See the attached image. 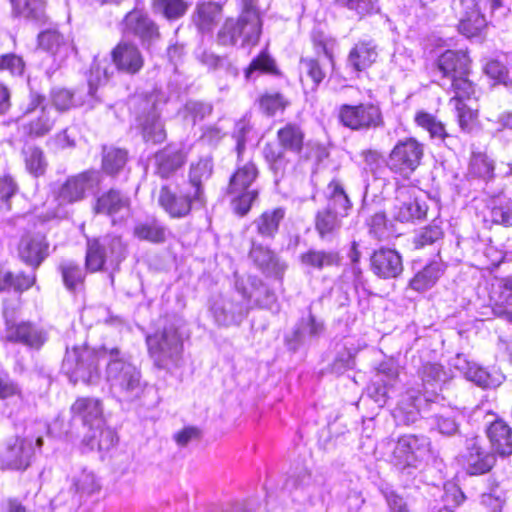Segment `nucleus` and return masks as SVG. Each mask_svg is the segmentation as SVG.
I'll list each match as a JSON object with an SVG mask.
<instances>
[{
  "mask_svg": "<svg viewBox=\"0 0 512 512\" xmlns=\"http://www.w3.org/2000/svg\"><path fill=\"white\" fill-rule=\"evenodd\" d=\"M107 353L106 380L111 391L127 402L144 401L154 389L142 379L140 369L125 359L116 347Z\"/></svg>",
  "mask_w": 512,
  "mask_h": 512,
  "instance_id": "nucleus-1",
  "label": "nucleus"
},
{
  "mask_svg": "<svg viewBox=\"0 0 512 512\" xmlns=\"http://www.w3.org/2000/svg\"><path fill=\"white\" fill-rule=\"evenodd\" d=\"M109 349L102 347L99 350L87 346H76L67 349L63 361V369L73 383L82 381L93 384L99 379L100 360L108 361Z\"/></svg>",
  "mask_w": 512,
  "mask_h": 512,
  "instance_id": "nucleus-2",
  "label": "nucleus"
},
{
  "mask_svg": "<svg viewBox=\"0 0 512 512\" xmlns=\"http://www.w3.org/2000/svg\"><path fill=\"white\" fill-rule=\"evenodd\" d=\"M126 244L117 235L108 234L89 240L86 251V269L97 272L103 269H115L125 259Z\"/></svg>",
  "mask_w": 512,
  "mask_h": 512,
  "instance_id": "nucleus-3",
  "label": "nucleus"
},
{
  "mask_svg": "<svg viewBox=\"0 0 512 512\" xmlns=\"http://www.w3.org/2000/svg\"><path fill=\"white\" fill-rule=\"evenodd\" d=\"M148 351L154 364L165 370L179 366L183 353V340L174 326L165 327L161 332L146 339Z\"/></svg>",
  "mask_w": 512,
  "mask_h": 512,
  "instance_id": "nucleus-4",
  "label": "nucleus"
},
{
  "mask_svg": "<svg viewBox=\"0 0 512 512\" xmlns=\"http://www.w3.org/2000/svg\"><path fill=\"white\" fill-rule=\"evenodd\" d=\"M304 132L294 123H288L278 130L277 139L280 147L267 144L264 147V156L275 176H283L289 164L285 151L300 153L304 143Z\"/></svg>",
  "mask_w": 512,
  "mask_h": 512,
  "instance_id": "nucleus-5",
  "label": "nucleus"
},
{
  "mask_svg": "<svg viewBox=\"0 0 512 512\" xmlns=\"http://www.w3.org/2000/svg\"><path fill=\"white\" fill-rule=\"evenodd\" d=\"M463 15L459 22V32L470 38L480 34L487 21L485 12L490 10L492 16L502 17L505 9L501 0H461Z\"/></svg>",
  "mask_w": 512,
  "mask_h": 512,
  "instance_id": "nucleus-6",
  "label": "nucleus"
},
{
  "mask_svg": "<svg viewBox=\"0 0 512 512\" xmlns=\"http://www.w3.org/2000/svg\"><path fill=\"white\" fill-rule=\"evenodd\" d=\"M158 202L172 218H182L193 208L202 207L205 198L199 188L192 189L184 183L176 190L163 186L159 192Z\"/></svg>",
  "mask_w": 512,
  "mask_h": 512,
  "instance_id": "nucleus-7",
  "label": "nucleus"
},
{
  "mask_svg": "<svg viewBox=\"0 0 512 512\" xmlns=\"http://www.w3.org/2000/svg\"><path fill=\"white\" fill-rule=\"evenodd\" d=\"M423 145L414 138L400 140L391 150L387 166L395 174L409 177L420 165Z\"/></svg>",
  "mask_w": 512,
  "mask_h": 512,
  "instance_id": "nucleus-8",
  "label": "nucleus"
},
{
  "mask_svg": "<svg viewBox=\"0 0 512 512\" xmlns=\"http://www.w3.org/2000/svg\"><path fill=\"white\" fill-rule=\"evenodd\" d=\"M241 9L240 18L231 30L230 40L232 44L237 42V37H243V45H255L261 34L262 22L255 0H236Z\"/></svg>",
  "mask_w": 512,
  "mask_h": 512,
  "instance_id": "nucleus-9",
  "label": "nucleus"
},
{
  "mask_svg": "<svg viewBox=\"0 0 512 512\" xmlns=\"http://www.w3.org/2000/svg\"><path fill=\"white\" fill-rule=\"evenodd\" d=\"M427 204L421 199V191L412 186H399L396 190L392 214L396 220L409 222L423 219L427 213Z\"/></svg>",
  "mask_w": 512,
  "mask_h": 512,
  "instance_id": "nucleus-10",
  "label": "nucleus"
},
{
  "mask_svg": "<svg viewBox=\"0 0 512 512\" xmlns=\"http://www.w3.org/2000/svg\"><path fill=\"white\" fill-rule=\"evenodd\" d=\"M339 119L345 127L352 130L371 129L383 125L380 108L370 103L342 105L339 109Z\"/></svg>",
  "mask_w": 512,
  "mask_h": 512,
  "instance_id": "nucleus-11",
  "label": "nucleus"
},
{
  "mask_svg": "<svg viewBox=\"0 0 512 512\" xmlns=\"http://www.w3.org/2000/svg\"><path fill=\"white\" fill-rule=\"evenodd\" d=\"M45 98L32 93L30 102L25 110V117L21 119V125L26 134L33 137L46 135L53 127L54 118L50 110L44 105Z\"/></svg>",
  "mask_w": 512,
  "mask_h": 512,
  "instance_id": "nucleus-12",
  "label": "nucleus"
},
{
  "mask_svg": "<svg viewBox=\"0 0 512 512\" xmlns=\"http://www.w3.org/2000/svg\"><path fill=\"white\" fill-rule=\"evenodd\" d=\"M100 182L101 175L94 170L69 177L59 189L58 200L61 204L80 201L85 197L86 191L98 186Z\"/></svg>",
  "mask_w": 512,
  "mask_h": 512,
  "instance_id": "nucleus-13",
  "label": "nucleus"
},
{
  "mask_svg": "<svg viewBox=\"0 0 512 512\" xmlns=\"http://www.w3.org/2000/svg\"><path fill=\"white\" fill-rule=\"evenodd\" d=\"M123 31L137 37L144 47L149 48L160 38L156 23L141 10L128 12L123 20Z\"/></svg>",
  "mask_w": 512,
  "mask_h": 512,
  "instance_id": "nucleus-14",
  "label": "nucleus"
},
{
  "mask_svg": "<svg viewBox=\"0 0 512 512\" xmlns=\"http://www.w3.org/2000/svg\"><path fill=\"white\" fill-rule=\"evenodd\" d=\"M497 455L508 457L512 455V450H467L459 461L468 475L479 476L491 471Z\"/></svg>",
  "mask_w": 512,
  "mask_h": 512,
  "instance_id": "nucleus-15",
  "label": "nucleus"
},
{
  "mask_svg": "<svg viewBox=\"0 0 512 512\" xmlns=\"http://www.w3.org/2000/svg\"><path fill=\"white\" fill-rule=\"evenodd\" d=\"M7 340L23 344L33 349L41 348L47 341V332L40 326L29 321L10 323L6 328Z\"/></svg>",
  "mask_w": 512,
  "mask_h": 512,
  "instance_id": "nucleus-16",
  "label": "nucleus"
},
{
  "mask_svg": "<svg viewBox=\"0 0 512 512\" xmlns=\"http://www.w3.org/2000/svg\"><path fill=\"white\" fill-rule=\"evenodd\" d=\"M112 62L120 72L135 75L144 65V57L134 43L128 41L119 42L111 51Z\"/></svg>",
  "mask_w": 512,
  "mask_h": 512,
  "instance_id": "nucleus-17",
  "label": "nucleus"
},
{
  "mask_svg": "<svg viewBox=\"0 0 512 512\" xmlns=\"http://www.w3.org/2000/svg\"><path fill=\"white\" fill-rule=\"evenodd\" d=\"M131 201L127 195L118 190L110 189L97 197L93 210L97 214H104L112 218L113 223L116 219H123L130 214Z\"/></svg>",
  "mask_w": 512,
  "mask_h": 512,
  "instance_id": "nucleus-18",
  "label": "nucleus"
},
{
  "mask_svg": "<svg viewBox=\"0 0 512 512\" xmlns=\"http://www.w3.org/2000/svg\"><path fill=\"white\" fill-rule=\"evenodd\" d=\"M73 419L90 429H99L103 423V403L94 397H79L70 407Z\"/></svg>",
  "mask_w": 512,
  "mask_h": 512,
  "instance_id": "nucleus-19",
  "label": "nucleus"
},
{
  "mask_svg": "<svg viewBox=\"0 0 512 512\" xmlns=\"http://www.w3.org/2000/svg\"><path fill=\"white\" fill-rule=\"evenodd\" d=\"M453 365L467 380L482 388H495L501 384L503 379L501 374L489 373L486 369L474 362L468 361L462 355L456 356Z\"/></svg>",
  "mask_w": 512,
  "mask_h": 512,
  "instance_id": "nucleus-20",
  "label": "nucleus"
},
{
  "mask_svg": "<svg viewBox=\"0 0 512 512\" xmlns=\"http://www.w3.org/2000/svg\"><path fill=\"white\" fill-rule=\"evenodd\" d=\"M371 269L379 278H397L403 271L402 257L396 250L381 248L371 257Z\"/></svg>",
  "mask_w": 512,
  "mask_h": 512,
  "instance_id": "nucleus-21",
  "label": "nucleus"
},
{
  "mask_svg": "<svg viewBox=\"0 0 512 512\" xmlns=\"http://www.w3.org/2000/svg\"><path fill=\"white\" fill-rule=\"evenodd\" d=\"M490 303L496 317L512 323V311L508 309L512 305V277L501 279L492 286Z\"/></svg>",
  "mask_w": 512,
  "mask_h": 512,
  "instance_id": "nucleus-22",
  "label": "nucleus"
},
{
  "mask_svg": "<svg viewBox=\"0 0 512 512\" xmlns=\"http://www.w3.org/2000/svg\"><path fill=\"white\" fill-rule=\"evenodd\" d=\"M249 257L259 269L270 276L281 277L287 267L272 250L254 240Z\"/></svg>",
  "mask_w": 512,
  "mask_h": 512,
  "instance_id": "nucleus-23",
  "label": "nucleus"
},
{
  "mask_svg": "<svg viewBox=\"0 0 512 512\" xmlns=\"http://www.w3.org/2000/svg\"><path fill=\"white\" fill-rule=\"evenodd\" d=\"M48 244L45 237L37 235L24 236L19 244V256L23 262L38 267L47 256Z\"/></svg>",
  "mask_w": 512,
  "mask_h": 512,
  "instance_id": "nucleus-24",
  "label": "nucleus"
},
{
  "mask_svg": "<svg viewBox=\"0 0 512 512\" xmlns=\"http://www.w3.org/2000/svg\"><path fill=\"white\" fill-rule=\"evenodd\" d=\"M397 377L398 371L394 365L388 363L380 365L375 380L369 388V393L376 403L381 406L386 403L388 387L394 385Z\"/></svg>",
  "mask_w": 512,
  "mask_h": 512,
  "instance_id": "nucleus-25",
  "label": "nucleus"
},
{
  "mask_svg": "<svg viewBox=\"0 0 512 512\" xmlns=\"http://www.w3.org/2000/svg\"><path fill=\"white\" fill-rule=\"evenodd\" d=\"M469 57L463 51L447 50L437 61V67L444 77L452 79L456 75L469 73Z\"/></svg>",
  "mask_w": 512,
  "mask_h": 512,
  "instance_id": "nucleus-26",
  "label": "nucleus"
},
{
  "mask_svg": "<svg viewBox=\"0 0 512 512\" xmlns=\"http://www.w3.org/2000/svg\"><path fill=\"white\" fill-rule=\"evenodd\" d=\"M377 57L376 45L372 41H359L350 50L347 63L352 70L361 72L369 68Z\"/></svg>",
  "mask_w": 512,
  "mask_h": 512,
  "instance_id": "nucleus-27",
  "label": "nucleus"
},
{
  "mask_svg": "<svg viewBox=\"0 0 512 512\" xmlns=\"http://www.w3.org/2000/svg\"><path fill=\"white\" fill-rule=\"evenodd\" d=\"M185 154L175 146H168L155 154L156 173L168 178L182 166Z\"/></svg>",
  "mask_w": 512,
  "mask_h": 512,
  "instance_id": "nucleus-28",
  "label": "nucleus"
},
{
  "mask_svg": "<svg viewBox=\"0 0 512 512\" xmlns=\"http://www.w3.org/2000/svg\"><path fill=\"white\" fill-rule=\"evenodd\" d=\"M38 45L44 51L60 59L66 58L72 51V45L56 30H45L38 35Z\"/></svg>",
  "mask_w": 512,
  "mask_h": 512,
  "instance_id": "nucleus-29",
  "label": "nucleus"
},
{
  "mask_svg": "<svg viewBox=\"0 0 512 512\" xmlns=\"http://www.w3.org/2000/svg\"><path fill=\"white\" fill-rule=\"evenodd\" d=\"M284 217L285 210L283 208L279 207L267 210L254 220L253 225L260 237L264 239H273L278 232L280 223Z\"/></svg>",
  "mask_w": 512,
  "mask_h": 512,
  "instance_id": "nucleus-30",
  "label": "nucleus"
},
{
  "mask_svg": "<svg viewBox=\"0 0 512 512\" xmlns=\"http://www.w3.org/2000/svg\"><path fill=\"white\" fill-rule=\"evenodd\" d=\"M443 272V264L438 261H432L415 274L410 280L409 286L417 292L427 291L437 283Z\"/></svg>",
  "mask_w": 512,
  "mask_h": 512,
  "instance_id": "nucleus-31",
  "label": "nucleus"
},
{
  "mask_svg": "<svg viewBox=\"0 0 512 512\" xmlns=\"http://www.w3.org/2000/svg\"><path fill=\"white\" fill-rule=\"evenodd\" d=\"M300 262L306 268L322 270L327 267L338 266L340 257L336 251L309 249L300 255Z\"/></svg>",
  "mask_w": 512,
  "mask_h": 512,
  "instance_id": "nucleus-32",
  "label": "nucleus"
},
{
  "mask_svg": "<svg viewBox=\"0 0 512 512\" xmlns=\"http://www.w3.org/2000/svg\"><path fill=\"white\" fill-rule=\"evenodd\" d=\"M328 209L346 216L352 207V203L346 194L343 185L338 180H332L328 187Z\"/></svg>",
  "mask_w": 512,
  "mask_h": 512,
  "instance_id": "nucleus-33",
  "label": "nucleus"
},
{
  "mask_svg": "<svg viewBox=\"0 0 512 512\" xmlns=\"http://www.w3.org/2000/svg\"><path fill=\"white\" fill-rule=\"evenodd\" d=\"M13 13L16 16L34 20L37 22L45 21V2L44 0H11Z\"/></svg>",
  "mask_w": 512,
  "mask_h": 512,
  "instance_id": "nucleus-34",
  "label": "nucleus"
},
{
  "mask_svg": "<svg viewBox=\"0 0 512 512\" xmlns=\"http://www.w3.org/2000/svg\"><path fill=\"white\" fill-rule=\"evenodd\" d=\"M419 397L412 394L405 396L393 411V417L398 424L409 425L415 423L419 416Z\"/></svg>",
  "mask_w": 512,
  "mask_h": 512,
  "instance_id": "nucleus-35",
  "label": "nucleus"
},
{
  "mask_svg": "<svg viewBox=\"0 0 512 512\" xmlns=\"http://www.w3.org/2000/svg\"><path fill=\"white\" fill-rule=\"evenodd\" d=\"M494 161L483 152H473L468 173L470 176L480 178L483 180H489L494 175Z\"/></svg>",
  "mask_w": 512,
  "mask_h": 512,
  "instance_id": "nucleus-36",
  "label": "nucleus"
},
{
  "mask_svg": "<svg viewBox=\"0 0 512 512\" xmlns=\"http://www.w3.org/2000/svg\"><path fill=\"white\" fill-rule=\"evenodd\" d=\"M222 7L219 3L206 2L197 7V25L202 31H210L221 18Z\"/></svg>",
  "mask_w": 512,
  "mask_h": 512,
  "instance_id": "nucleus-37",
  "label": "nucleus"
},
{
  "mask_svg": "<svg viewBox=\"0 0 512 512\" xmlns=\"http://www.w3.org/2000/svg\"><path fill=\"white\" fill-rule=\"evenodd\" d=\"M341 216L328 208L319 211L316 216V230L322 239L332 236L341 226Z\"/></svg>",
  "mask_w": 512,
  "mask_h": 512,
  "instance_id": "nucleus-38",
  "label": "nucleus"
},
{
  "mask_svg": "<svg viewBox=\"0 0 512 512\" xmlns=\"http://www.w3.org/2000/svg\"><path fill=\"white\" fill-rule=\"evenodd\" d=\"M252 286L253 288L248 290L245 287H241L239 281L236 282V288L241 291L244 298L249 301L253 300L255 304L260 307L273 309V306L276 302V296L274 293L270 292L263 285L256 287L254 282L252 283Z\"/></svg>",
  "mask_w": 512,
  "mask_h": 512,
  "instance_id": "nucleus-39",
  "label": "nucleus"
},
{
  "mask_svg": "<svg viewBox=\"0 0 512 512\" xmlns=\"http://www.w3.org/2000/svg\"><path fill=\"white\" fill-rule=\"evenodd\" d=\"M257 176V169L251 162L245 163L239 167L232 176L229 184L231 192H245L250 190L249 187Z\"/></svg>",
  "mask_w": 512,
  "mask_h": 512,
  "instance_id": "nucleus-40",
  "label": "nucleus"
},
{
  "mask_svg": "<svg viewBox=\"0 0 512 512\" xmlns=\"http://www.w3.org/2000/svg\"><path fill=\"white\" fill-rule=\"evenodd\" d=\"M187 9L188 4L184 0H153L152 3L153 12L168 20L182 17Z\"/></svg>",
  "mask_w": 512,
  "mask_h": 512,
  "instance_id": "nucleus-41",
  "label": "nucleus"
},
{
  "mask_svg": "<svg viewBox=\"0 0 512 512\" xmlns=\"http://www.w3.org/2000/svg\"><path fill=\"white\" fill-rule=\"evenodd\" d=\"M487 437L495 448L512 447V429L502 420H496L488 427Z\"/></svg>",
  "mask_w": 512,
  "mask_h": 512,
  "instance_id": "nucleus-42",
  "label": "nucleus"
},
{
  "mask_svg": "<svg viewBox=\"0 0 512 512\" xmlns=\"http://www.w3.org/2000/svg\"><path fill=\"white\" fill-rule=\"evenodd\" d=\"M26 169L36 177L43 175L47 168V161L43 151L36 146H27L23 149Z\"/></svg>",
  "mask_w": 512,
  "mask_h": 512,
  "instance_id": "nucleus-43",
  "label": "nucleus"
},
{
  "mask_svg": "<svg viewBox=\"0 0 512 512\" xmlns=\"http://www.w3.org/2000/svg\"><path fill=\"white\" fill-rule=\"evenodd\" d=\"M113 70H109L108 64L105 62H97L91 69V74L88 80L89 85V96L92 101L88 102V105L93 107L96 102L95 94L99 85L106 83L113 75Z\"/></svg>",
  "mask_w": 512,
  "mask_h": 512,
  "instance_id": "nucleus-44",
  "label": "nucleus"
},
{
  "mask_svg": "<svg viewBox=\"0 0 512 512\" xmlns=\"http://www.w3.org/2000/svg\"><path fill=\"white\" fill-rule=\"evenodd\" d=\"M127 162V152L120 148H104L102 157V168L109 174L118 173Z\"/></svg>",
  "mask_w": 512,
  "mask_h": 512,
  "instance_id": "nucleus-45",
  "label": "nucleus"
},
{
  "mask_svg": "<svg viewBox=\"0 0 512 512\" xmlns=\"http://www.w3.org/2000/svg\"><path fill=\"white\" fill-rule=\"evenodd\" d=\"M134 235L140 240L161 243L165 241L166 229L157 221L138 223L134 227Z\"/></svg>",
  "mask_w": 512,
  "mask_h": 512,
  "instance_id": "nucleus-46",
  "label": "nucleus"
},
{
  "mask_svg": "<svg viewBox=\"0 0 512 512\" xmlns=\"http://www.w3.org/2000/svg\"><path fill=\"white\" fill-rule=\"evenodd\" d=\"M490 216L495 224L512 226V199L505 196L496 198L493 201Z\"/></svg>",
  "mask_w": 512,
  "mask_h": 512,
  "instance_id": "nucleus-47",
  "label": "nucleus"
},
{
  "mask_svg": "<svg viewBox=\"0 0 512 512\" xmlns=\"http://www.w3.org/2000/svg\"><path fill=\"white\" fill-rule=\"evenodd\" d=\"M212 174V162L209 158H202L192 163L189 171V181L186 183L192 189L199 188L204 194L202 182L210 178Z\"/></svg>",
  "mask_w": 512,
  "mask_h": 512,
  "instance_id": "nucleus-48",
  "label": "nucleus"
},
{
  "mask_svg": "<svg viewBox=\"0 0 512 512\" xmlns=\"http://www.w3.org/2000/svg\"><path fill=\"white\" fill-rule=\"evenodd\" d=\"M140 125L146 142L160 143L165 139L163 125L155 113L148 115L143 121L140 119Z\"/></svg>",
  "mask_w": 512,
  "mask_h": 512,
  "instance_id": "nucleus-49",
  "label": "nucleus"
},
{
  "mask_svg": "<svg viewBox=\"0 0 512 512\" xmlns=\"http://www.w3.org/2000/svg\"><path fill=\"white\" fill-rule=\"evenodd\" d=\"M415 121L420 127L427 130L432 138L444 139L447 136L444 125L427 112H418Z\"/></svg>",
  "mask_w": 512,
  "mask_h": 512,
  "instance_id": "nucleus-50",
  "label": "nucleus"
},
{
  "mask_svg": "<svg viewBox=\"0 0 512 512\" xmlns=\"http://www.w3.org/2000/svg\"><path fill=\"white\" fill-rule=\"evenodd\" d=\"M62 278L65 286L69 290H74L84 280L83 270L72 261H64L60 265Z\"/></svg>",
  "mask_w": 512,
  "mask_h": 512,
  "instance_id": "nucleus-51",
  "label": "nucleus"
},
{
  "mask_svg": "<svg viewBox=\"0 0 512 512\" xmlns=\"http://www.w3.org/2000/svg\"><path fill=\"white\" fill-rule=\"evenodd\" d=\"M264 72L269 74H278L274 59L265 51L252 60L248 68L245 70L247 79L252 78L254 72Z\"/></svg>",
  "mask_w": 512,
  "mask_h": 512,
  "instance_id": "nucleus-52",
  "label": "nucleus"
},
{
  "mask_svg": "<svg viewBox=\"0 0 512 512\" xmlns=\"http://www.w3.org/2000/svg\"><path fill=\"white\" fill-rule=\"evenodd\" d=\"M74 485L76 490L82 495H92L101 490L100 480L96 475L87 470H83L75 479Z\"/></svg>",
  "mask_w": 512,
  "mask_h": 512,
  "instance_id": "nucleus-53",
  "label": "nucleus"
},
{
  "mask_svg": "<svg viewBox=\"0 0 512 512\" xmlns=\"http://www.w3.org/2000/svg\"><path fill=\"white\" fill-rule=\"evenodd\" d=\"M30 450H6L2 469L21 470L29 466Z\"/></svg>",
  "mask_w": 512,
  "mask_h": 512,
  "instance_id": "nucleus-54",
  "label": "nucleus"
},
{
  "mask_svg": "<svg viewBox=\"0 0 512 512\" xmlns=\"http://www.w3.org/2000/svg\"><path fill=\"white\" fill-rule=\"evenodd\" d=\"M261 110L267 115H274L278 111H282L288 105V101L278 92L265 93L259 99Z\"/></svg>",
  "mask_w": 512,
  "mask_h": 512,
  "instance_id": "nucleus-55",
  "label": "nucleus"
},
{
  "mask_svg": "<svg viewBox=\"0 0 512 512\" xmlns=\"http://www.w3.org/2000/svg\"><path fill=\"white\" fill-rule=\"evenodd\" d=\"M237 193L239 195L231 200V208L236 215L242 217L250 211L253 201L258 196V192L256 190H248Z\"/></svg>",
  "mask_w": 512,
  "mask_h": 512,
  "instance_id": "nucleus-56",
  "label": "nucleus"
},
{
  "mask_svg": "<svg viewBox=\"0 0 512 512\" xmlns=\"http://www.w3.org/2000/svg\"><path fill=\"white\" fill-rule=\"evenodd\" d=\"M468 74L469 73L456 75L451 79V86L455 93V96L452 99H459V101H462L463 99H470L474 94L475 88L473 83L468 79Z\"/></svg>",
  "mask_w": 512,
  "mask_h": 512,
  "instance_id": "nucleus-57",
  "label": "nucleus"
},
{
  "mask_svg": "<svg viewBox=\"0 0 512 512\" xmlns=\"http://www.w3.org/2000/svg\"><path fill=\"white\" fill-rule=\"evenodd\" d=\"M211 111L212 108L209 104L198 101H188L183 109V117L189 119L192 124H195L197 121L209 115Z\"/></svg>",
  "mask_w": 512,
  "mask_h": 512,
  "instance_id": "nucleus-58",
  "label": "nucleus"
},
{
  "mask_svg": "<svg viewBox=\"0 0 512 512\" xmlns=\"http://www.w3.org/2000/svg\"><path fill=\"white\" fill-rule=\"evenodd\" d=\"M51 99L53 105L59 111H67L78 105L74 99V94L65 88L53 89L51 92Z\"/></svg>",
  "mask_w": 512,
  "mask_h": 512,
  "instance_id": "nucleus-59",
  "label": "nucleus"
},
{
  "mask_svg": "<svg viewBox=\"0 0 512 512\" xmlns=\"http://www.w3.org/2000/svg\"><path fill=\"white\" fill-rule=\"evenodd\" d=\"M323 330V324L316 320L313 315L303 319L301 327L296 331V338L299 342H304L306 337H316Z\"/></svg>",
  "mask_w": 512,
  "mask_h": 512,
  "instance_id": "nucleus-60",
  "label": "nucleus"
},
{
  "mask_svg": "<svg viewBox=\"0 0 512 512\" xmlns=\"http://www.w3.org/2000/svg\"><path fill=\"white\" fill-rule=\"evenodd\" d=\"M300 70L312 80L314 86H318L325 77L318 61L312 58L301 59Z\"/></svg>",
  "mask_w": 512,
  "mask_h": 512,
  "instance_id": "nucleus-61",
  "label": "nucleus"
},
{
  "mask_svg": "<svg viewBox=\"0 0 512 512\" xmlns=\"http://www.w3.org/2000/svg\"><path fill=\"white\" fill-rule=\"evenodd\" d=\"M449 104L457 111L461 129L469 130L471 123L476 117L475 112L471 108H468L462 101H459V99H451Z\"/></svg>",
  "mask_w": 512,
  "mask_h": 512,
  "instance_id": "nucleus-62",
  "label": "nucleus"
},
{
  "mask_svg": "<svg viewBox=\"0 0 512 512\" xmlns=\"http://www.w3.org/2000/svg\"><path fill=\"white\" fill-rule=\"evenodd\" d=\"M25 69L23 59L16 54H4L0 56V70H7L12 75H22Z\"/></svg>",
  "mask_w": 512,
  "mask_h": 512,
  "instance_id": "nucleus-63",
  "label": "nucleus"
},
{
  "mask_svg": "<svg viewBox=\"0 0 512 512\" xmlns=\"http://www.w3.org/2000/svg\"><path fill=\"white\" fill-rule=\"evenodd\" d=\"M202 438V431L195 426H187L174 434V440L179 446L196 444Z\"/></svg>",
  "mask_w": 512,
  "mask_h": 512,
  "instance_id": "nucleus-64",
  "label": "nucleus"
}]
</instances>
